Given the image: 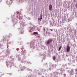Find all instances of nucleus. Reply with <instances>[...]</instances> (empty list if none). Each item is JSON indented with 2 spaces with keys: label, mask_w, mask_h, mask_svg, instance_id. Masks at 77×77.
<instances>
[{
  "label": "nucleus",
  "mask_w": 77,
  "mask_h": 77,
  "mask_svg": "<svg viewBox=\"0 0 77 77\" xmlns=\"http://www.w3.org/2000/svg\"><path fill=\"white\" fill-rule=\"evenodd\" d=\"M17 1H18L19 3H22L23 2L24 0H16ZM14 0H7L6 2V4L8 5H11L12 3L13 2Z\"/></svg>",
  "instance_id": "f257e3e1"
},
{
  "label": "nucleus",
  "mask_w": 77,
  "mask_h": 77,
  "mask_svg": "<svg viewBox=\"0 0 77 77\" xmlns=\"http://www.w3.org/2000/svg\"><path fill=\"white\" fill-rule=\"evenodd\" d=\"M13 17H12V21H13L14 23V25L18 23V20L16 19V17H14V15L13 16Z\"/></svg>",
  "instance_id": "f03ea898"
},
{
  "label": "nucleus",
  "mask_w": 77,
  "mask_h": 77,
  "mask_svg": "<svg viewBox=\"0 0 77 77\" xmlns=\"http://www.w3.org/2000/svg\"><path fill=\"white\" fill-rule=\"evenodd\" d=\"M20 23L21 24V29H23L24 28V26H26V24H25V23L22 21L21 22L20 21Z\"/></svg>",
  "instance_id": "7ed1b4c3"
},
{
  "label": "nucleus",
  "mask_w": 77,
  "mask_h": 77,
  "mask_svg": "<svg viewBox=\"0 0 77 77\" xmlns=\"http://www.w3.org/2000/svg\"><path fill=\"white\" fill-rule=\"evenodd\" d=\"M66 50L67 52H69L70 51V47L69 45L67 46Z\"/></svg>",
  "instance_id": "20e7f679"
},
{
  "label": "nucleus",
  "mask_w": 77,
  "mask_h": 77,
  "mask_svg": "<svg viewBox=\"0 0 77 77\" xmlns=\"http://www.w3.org/2000/svg\"><path fill=\"white\" fill-rule=\"evenodd\" d=\"M51 42H53V39H50L48 40L47 42V44H50Z\"/></svg>",
  "instance_id": "39448f33"
},
{
  "label": "nucleus",
  "mask_w": 77,
  "mask_h": 77,
  "mask_svg": "<svg viewBox=\"0 0 77 77\" xmlns=\"http://www.w3.org/2000/svg\"><path fill=\"white\" fill-rule=\"evenodd\" d=\"M49 11H52V5H51V4H50L49 5Z\"/></svg>",
  "instance_id": "423d86ee"
},
{
  "label": "nucleus",
  "mask_w": 77,
  "mask_h": 77,
  "mask_svg": "<svg viewBox=\"0 0 77 77\" xmlns=\"http://www.w3.org/2000/svg\"><path fill=\"white\" fill-rule=\"evenodd\" d=\"M19 20H22V19H23V16H21L20 15L19 17Z\"/></svg>",
  "instance_id": "0eeeda50"
},
{
  "label": "nucleus",
  "mask_w": 77,
  "mask_h": 77,
  "mask_svg": "<svg viewBox=\"0 0 77 77\" xmlns=\"http://www.w3.org/2000/svg\"><path fill=\"white\" fill-rule=\"evenodd\" d=\"M72 17H69V21H72Z\"/></svg>",
  "instance_id": "6e6552de"
},
{
  "label": "nucleus",
  "mask_w": 77,
  "mask_h": 77,
  "mask_svg": "<svg viewBox=\"0 0 77 77\" xmlns=\"http://www.w3.org/2000/svg\"><path fill=\"white\" fill-rule=\"evenodd\" d=\"M40 18L42 19V14H41L40 15Z\"/></svg>",
  "instance_id": "1a4fd4ad"
},
{
  "label": "nucleus",
  "mask_w": 77,
  "mask_h": 77,
  "mask_svg": "<svg viewBox=\"0 0 77 77\" xmlns=\"http://www.w3.org/2000/svg\"><path fill=\"white\" fill-rule=\"evenodd\" d=\"M29 27V28H30V29H35V28L34 27H32L31 26H30Z\"/></svg>",
  "instance_id": "9d476101"
},
{
  "label": "nucleus",
  "mask_w": 77,
  "mask_h": 77,
  "mask_svg": "<svg viewBox=\"0 0 77 77\" xmlns=\"http://www.w3.org/2000/svg\"><path fill=\"white\" fill-rule=\"evenodd\" d=\"M34 35H36V34H38V33L37 32H33Z\"/></svg>",
  "instance_id": "9b49d317"
},
{
  "label": "nucleus",
  "mask_w": 77,
  "mask_h": 77,
  "mask_svg": "<svg viewBox=\"0 0 77 77\" xmlns=\"http://www.w3.org/2000/svg\"><path fill=\"white\" fill-rule=\"evenodd\" d=\"M53 59L54 60H56V56H54L53 57Z\"/></svg>",
  "instance_id": "f8f14e48"
},
{
  "label": "nucleus",
  "mask_w": 77,
  "mask_h": 77,
  "mask_svg": "<svg viewBox=\"0 0 77 77\" xmlns=\"http://www.w3.org/2000/svg\"><path fill=\"white\" fill-rule=\"evenodd\" d=\"M61 48H62V46H60L59 48L58 51H60L61 49Z\"/></svg>",
  "instance_id": "ddd939ff"
},
{
  "label": "nucleus",
  "mask_w": 77,
  "mask_h": 77,
  "mask_svg": "<svg viewBox=\"0 0 77 77\" xmlns=\"http://www.w3.org/2000/svg\"><path fill=\"white\" fill-rule=\"evenodd\" d=\"M42 19H41V18H38V21H41V20H42Z\"/></svg>",
  "instance_id": "4468645a"
},
{
  "label": "nucleus",
  "mask_w": 77,
  "mask_h": 77,
  "mask_svg": "<svg viewBox=\"0 0 77 77\" xmlns=\"http://www.w3.org/2000/svg\"><path fill=\"white\" fill-rule=\"evenodd\" d=\"M20 13H22L23 12V9H21L20 10Z\"/></svg>",
  "instance_id": "2eb2a0df"
},
{
  "label": "nucleus",
  "mask_w": 77,
  "mask_h": 77,
  "mask_svg": "<svg viewBox=\"0 0 77 77\" xmlns=\"http://www.w3.org/2000/svg\"><path fill=\"white\" fill-rule=\"evenodd\" d=\"M75 17L77 18V13H75Z\"/></svg>",
  "instance_id": "dca6fc26"
},
{
  "label": "nucleus",
  "mask_w": 77,
  "mask_h": 77,
  "mask_svg": "<svg viewBox=\"0 0 77 77\" xmlns=\"http://www.w3.org/2000/svg\"><path fill=\"white\" fill-rule=\"evenodd\" d=\"M63 50L65 52H66V49L64 48Z\"/></svg>",
  "instance_id": "f3484780"
},
{
  "label": "nucleus",
  "mask_w": 77,
  "mask_h": 77,
  "mask_svg": "<svg viewBox=\"0 0 77 77\" xmlns=\"http://www.w3.org/2000/svg\"><path fill=\"white\" fill-rule=\"evenodd\" d=\"M27 19H28L29 20H30V18L29 17H26Z\"/></svg>",
  "instance_id": "a211bd4d"
},
{
  "label": "nucleus",
  "mask_w": 77,
  "mask_h": 77,
  "mask_svg": "<svg viewBox=\"0 0 77 77\" xmlns=\"http://www.w3.org/2000/svg\"><path fill=\"white\" fill-rule=\"evenodd\" d=\"M75 6L76 8L77 9V3L75 4Z\"/></svg>",
  "instance_id": "6ab92c4d"
},
{
  "label": "nucleus",
  "mask_w": 77,
  "mask_h": 77,
  "mask_svg": "<svg viewBox=\"0 0 77 77\" xmlns=\"http://www.w3.org/2000/svg\"><path fill=\"white\" fill-rule=\"evenodd\" d=\"M29 24L30 25H33V23H31V22H30L29 23Z\"/></svg>",
  "instance_id": "aec40b11"
},
{
  "label": "nucleus",
  "mask_w": 77,
  "mask_h": 77,
  "mask_svg": "<svg viewBox=\"0 0 77 77\" xmlns=\"http://www.w3.org/2000/svg\"><path fill=\"white\" fill-rule=\"evenodd\" d=\"M69 29V26H67V29Z\"/></svg>",
  "instance_id": "412c9836"
},
{
  "label": "nucleus",
  "mask_w": 77,
  "mask_h": 77,
  "mask_svg": "<svg viewBox=\"0 0 77 77\" xmlns=\"http://www.w3.org/2000/svg\"><path fill=\"white\" fill-rule=\"evenodd\" d=\"M76 29H77V23L76 24Z\"/></svg>",
  "instance_id": "4be33fe9"
},
{
  "label": "nucleus",
  "mask_w": 77,
  "mask_h": 77,
  "mask_svg": "<svg viewBox=\"0 0 77 77\" xmlns=\"http://www.w3.org/2000/svg\"><path fill=\"white\" fill-rule=\"evenodd\" d=\"M25 17H26V15H24Z\"/></svg>",
  "instance_id": "5701e85b"
},
{
  "label": "nucleus",
  "mask_w": 77,
  "mask_h": 77,
  "mask_svg": "<svg viewBox=\"0 0 77 77\" xmlns=\"http://www.w3.org/2000/svg\"><path fill=\"white\" fill-rule=\"evenodd\" d=\"M2 2V0H0V2Z\"/></svg>",
  "instance_id": "b1692460"
},
{
  "label": "nucleus",
  "mask_w": 77,
  "mask_h": 77,
  "mask_svg": "<svg viewBox=\"0 0 77 77\" xmlns=\"http://www.w3.org/2000/svg\"><path fill=\"white\" fill-rule=\"evenodd\" d=\"M16 17H17V18H18V17L17 16Z\"/></svg>",
  "instance_id": "393cba45"
},
{
  "label": "nucleus",
  "mask_w": 77,
  "mask_h": 77,
  "mask_svg": "<svg viewBox=\"0 0 77 77\" xmlns=\"http://www.w3.org/2000/svg\"><path fill=\"white\" fill-rule=\"evenodd\" d=\"M51 31H52V29H51Z\"/></svg>",
  "instance_id": "a878e982"
},
{
  "label": "nucleus",
  "mask_w": 77,
  "mask_h": 77,
  "mask_svg": "<svg viewBox=\"0 0 77 77\" xmlns=\"http://www.w3.org/2000/svg\"><path fill=\"white\" fill-rule=\"evenodd\" d=\"M68 21H69V19H68Z\"/></svg>",
  "instance_id": "bb28decb"
},
{
  "label": "nucleus",
  "mask_w": 77,
  "mask_h": 77,
  "mask_svg": "<svg viewBox=\"0 0 77 77\" xmlns=\"http://www.w3.org/2000/svg\"><path fill=\"white\" fill-rule=\"evenodd\" d=\"M50 25H51V23H50Z\"/></svg>",
  "instance_id": "cd10ccee"
}]
</instances>
